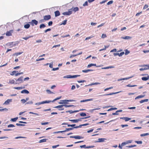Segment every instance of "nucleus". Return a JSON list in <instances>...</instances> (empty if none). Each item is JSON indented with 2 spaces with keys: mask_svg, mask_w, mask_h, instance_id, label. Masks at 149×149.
<instances>
[{
  "mask_svg": "<svg viewBox=\"0 0 149 149\" xmlns=\"http://www.w3.org/2000/svg\"><path fill=\"white\" fill-rule=\"evenodd\" d=\"M75 100H61V102H59L58 103L60 104H63V103H67L66 102H72V101H74Z\"/></svg>",
  "mask_w": 149,
  "mask_h": 149,
  "instance_id": "1",
  "label": "nucleus"
},
{
  "mask_svg": "<svg viewBox=\"0 0 149 149\" xmlns=\"http://www.w3.org/2000/svg\"><path fill=\"white\" fill-rule=\"evenodd\" d=\"M31 25L33 26L34 25H37L38 24V22L35 19H33L31 20V22H29Z\"/></svg>",
  "mask_w": 149,
  "mask_h": 149,
  "instance_id": "2",
  "label": "nucleus"
},
{
  "mask_svg": "<svg viewBox=\"0 0 149 149\" xmlns=\"http://www.w3.org/2000/svg\"><path fill=\"white\" fill-rule=\"evenodd\" d=\"M80 147L81 148H93L95 147L94 146H86L85 145L80 146Z\"/></svg>",
  "mask_w": 149,
  "mask_h": 149,
  "instance_id": "3",
  "label": "nucleus"
},
{
  "mask_svg": "<svg viewBox=\"0 0 149 149\" xmlns=\"http://www.w3.org/2000/svg\"><path fill=\"white\" fill-rule=\"evenodd\" d=\"M63 105H60L54 107V108H58V110L59 111L63 110H64V108L63 107Z\"/></svg>",
  "mask_w": 149,
  "mask_h": 149,
  "instance_id": "4",
  "label": "nucleus"
},
{
  "mask_svg": "<svg viewBox=\"0 0 149 149\" xmlns=\"http://www.w3.org/2000/svg\"><path fill=\"white\" fill-rule=\"evenodd\" d=\"M13 32V30H11L9 31H8L6 33V35L7 36H10L12 35V33Z\"/></svg>",
  "mask_w": 149,
  "mask_h": 149,
  "instance_id": "5",
  "label": "nucleus"
},
{
  "mask_svg": "<svg viewBox=\"0 0 149 149\" xmlns=\"http://www.w3.org/2000/svg\"><path fill=\"white\" fill-rule=\"evenodd\" d=\"M44 19L45 20H48L51 18V16L50 15L44 16L43 17Z\"/></svg>",
  "mask_w": 149,
  "mask_h": 149,
  "instance_id": "6",
  "label": "nucleus"
},
{
  "mask_svg": "<svg viewBox=\"0 0 149 149\" xmlns=\"http://www.w3.org/2000/svg\"><path fill=\"white\" fill-rule=\"evenodd\" d=\"M23 79V77H21L17 79H16V81L18 82V83H20L22 82Z\"/></svg>",
  "mask_w": 149,
  "mask_h": 149,
  "instance_id": "7",
  "label": "nucleus"
},
{
  "mask_svg": "<svg viewBox=\"0 0 149 149\" xmlns=\"http://www.w3.org/2000/svg\"><path fill=\"white\" fill-rule=\"evenodd\" d=\"M72 14V11L69 10L68 12H64L63 13V14L64 15H69Z\"/></svg>",
  "mask_w": 149,
  "mask_h": 149,
  "instance_id": "8",
  "label": "nucleus"
},
{
  "mask_svg": "<svg viewBox=\"0 0 149 149\" xmlns=\"http://www.w3.org/2000/svg\"><path fill=\"white\" fill-rule=\"evenodd\" d=\"M120 119H122L124 120L125 121H128L131 119V118H128L127 117H121L120 118Z\"/></svg>",
  "mask_w": 149,
  "mask_h": 149,
  "instance_id": "9",
  "label": "nucleus"
},
{
  "mask_svg": "<svg viewBox=\"0 0 149 149\" xmlns=\"http://www.w3.org/2000/svg\"><path fill=\"white\" fill-rule=\"evenodd\" d=\"M89 125L88 123H86L82 125H80L79 126H77L74 127V128H77L79 127H81L82 126H86Z\"/></svg>",
  "mask_w": 149,
  "mask_h": 149,
  "instance_id": "10",
  "label": "nucleus"
},
{
  "mask_svg": "<svg viewBox=\"0 0 149 149\" xmlns=\"http://www.w3.org/2000/svg\"><path fill=\"white\" fill-rule=\"evenodd\" d=\"M12 102V99H8L3 103V104H8L9 103Z\"/></svg>",
  "mask_w": 149,
  "mask_h": 149,
  "instance_id": "11",
  "label": "nucleus"
},
{
  "mask_svg": "<svg viewBox=\"0 0 149 149\" xmlns=\"http://www.w3.org/2000/svg\"><path fill=\"white\" fill-rule=\"evenodd\" d=\"M93 100V99H86V100H81L80 102H87V101H92Z\"/></svg>",
  "mask_w": 149,
  "mask_h": 149,
  "instance_id": "12",
  "label": "nucleus"
},
{
  "mask_svg": "<svg viewBox=\"0 0 149 149\" xmlns=\"http://www.w3.org/2000/svg\"><path fill=\"white\" fill-rule=\"evenodd\" d=\"M55 17H57L60 15V13L59 11L58 10H57L55 12Z\"/></svg>",
  "mask_w": 149,
  "mask_h": 149,
  "instance_id": "13",
  "label": "nucleus"
},
{
  "mask_svg": "<svg viewBox=\"0 0 149 149\" xmlns=\"http://www.w3.org/2000/svg\"><path fill=\"white\" fill-rule=\"evenodd\" d=\"M81 120H80L79 119H74V120H70L69 121H70L73 123H77L79 121Z\"/></svg>",
  "mask_w": 149,
  "mask_h": 149,
  "instance_id": "14",
  "label": "nucleus"
},
{
  "mask_svg": "<svg viewBox=\"0 0 149 149\" xmlns=\"http://www.w3.org/2000/svg\"><path fill=\"white\" fill-rule=\"evenodd\" d=\"M29 93V91H28L25 89L22 90L21 92V93H25L26 94H28Z\"/></svg>",
  "mask_w": 149,
  "mask_h": 149,
  "instance_id": "15",
  "label": "nucleus"
},
{
  "mask_svg": "<svg viewBox=\"0 0 149 149\" xmlns=\"http://www.w3.org/2000/svg\"><path fill=\"white\" fill-rule=\"evenodd\" d=\"M119 92H117L116 93H110L109 94H105L103 95V96H107V95H112L115 94H116L117 93H119Z\"/></svg>",
  "mask_w": 149,
  "mask_h": 149,
  "instance_id": "16",
  "label": "nucleus"
},
{
  "mask_svg": "<svg viewBox=\"0 0 149 149\" xmlns=\"http://www.w3.org/2000/svg\"><path fill=\"white\" fill-rule=\"evenodd\" d=\"M24 87H15L14 88L15 89H17V90H20V89H24Z\"/></svg>",
  "mask_w": 149,
  "mask_h": 149,
  "instance_id": "17",
  "label": "nucleus"
},
{
  "mask_svg": "<svg viewBox=\"0 0 149 149\" xmlns=\"http://www.w3.org/2000/svg\"><path fill=\"white\" fill-rule=\"evenodd\" d=\"M82 54V52H81V53H80L78 54H77L72 55L70 56V58H71L74 57H75L78 55H80V54Z\"/></svg>",
  "mask_w": 149,
  "mask_h": 149,
  "instance_id": "18",
  "label": "nucleus"
},
{
  "mask_svg": "<svg viewBox=\"0 0 149 149\" xmlns=\"http://www.w3.org/2000/svg\"><path fill=\"white\" fill-rule=\"evenodd\" d=\"M114 68V67H113V66H110L103 67V68H102V69H109V68Z\"/></svg>",
  "mask_w": 149,
  "mask_h": 149,
  "instance_id": "19",
  "label": "nucleus"
},
{
  "mask_svg": "<svg viewBox=\"0 0 149 149\" xmlns=\"http://www.w3.org/2000/svg\"><path fill=\"white\" fill-rule=\"evenodd\" d=\"M93 71V70H82V72H83L84 73H87L88 72H89L92 71Z\"/></svg>",
  "mask_w": 149,
  "mask_h": 149,
  "instance_id": "20",
  "label": "nucleus"
},
{
  "mask_svg": "<svg viewBox=\"0 0 149 149\" xmlns=\"http://www.w3.org/2000/svg\"><path fill=\"white\" fill-rule=\"evenodd\" d=\"M22 53H23L22 52H19L16 53H15V54H13V56L15 55L16 56H17L18 55L21 54Z\"/></svg>",
  "mask_w": 149,
  "mask_h": 149,
  "instance_id": "21",
  "label": "nucleus"
},
{
  "mask_svg": "<svg viewBox=\"0 0 149 149\" xmlns=\"http://www.w3.org/2000/svg\"><path fill=\"white\" fill-rule=\"evenodd\" d=\"M78 111H66V112H67V113L69 112L70 113H74L75 112H77Z\"/></svg>",
  "mask_w": 149,
  "mask_h": 149,
  "instance_id": "22",
  "label": "nucleus"
},
{
  "mask_svg": "<svg viewBox=\"0 0 149 149\" xmlns=\"http://www.w3.org/2000/svg\"><path fill=\"white\" fill-rule=\"evenodd\" d=\"M15 81L13 79L10 80L9 81V84H15Z\"/></svg>",
  "mask_w": 149,
  "mask_h": 149,
  "instance_id": "23",
  "label": "nucleus"
},
{
  "mask_svg": "<svg viewBox=\"0 0 149 149\" xmlns=\"http://www.w3.org/2000/svg\"><path fill=\"white\" fill-rule=\"evenodd\" d=\"M33 37V36H29L25 37L23 38L24 40H27L29 38Z\"/></svg>",
  "mask_w": 149,
  "mask_h": 149,
  "instance_id": "24",
  "label": "nucleus"
},
{
  "mask_svg": "<svg viewBox=\"0 0 149 149\" xmlns=\"http://www.w3.org/2000/svg\"><path fill=\"white\" fill-rule=\"evenodd\" d=\"M145 95H140L139 96H138L135 98V100L137 99H138L140 98H141L142 97H144Z\"/></svg>",
  "mask_w": 149,
  "mask_h": 149,
  "instance_id": "25",
  "label": "nucleus"
},
{
  "mask_svg": "<svg viewBox=\"0 0 149 149\" xmlns=\"http://www.w3.org/2000/svg\"><path fill=\"white\" fill-rule=\"evenodd\" d=\"M96 64H93V63H91L90 64H89L88 65L87 67L88 68H89L91 67L92 66H96Z\"/></svg>",
  "mask_w": 149,
  "mask_h": 149,
  "instance_id": "26",
  "label": "nucleus"
},
{
  "mask_svg": "<svg viewBox=\"0 0 149 149\" xmlns=\"http://www.w3.org/2000/svg\"><path fill=\"white\" fill-rule=\"evenodd\" d=\"M47 139H41L39 141V143H42L44 142H45L47 141Z\"/></svg>",
  "mask_w": 149,
  "mask_h": 149,
  "instance_id": "27",
  "label": "nucleus"
},
{
  "mask_svg": "<svg viewBox=\"0 0 149 149\" xmlns=\"http://www.w3.org/2000/svg\"><path fill=\"white\" fill-rule=\"evenodd\" d=\"M148 99H146L143 100H142L140 101V102L141 103H142L145 102H147L148 101Z\"/></svg>",
  "mask_w": 149,
  "mask_h": 149,
  "instance_id": "28",
  "label": "nucleus"
},
{
  "mask_svg": "<svg viewBox=\"0 0 149 149\" xmlns=\"http://www.w3.org/2000/svg\"><path fill=\"white\" fill-rule=\"evenodd\" d=\"M30 25L29 24H26L24 25V27L25 29H28L29 28Z\"/></svg>",
  "mask_w": 149,
  "mask_h": 149,
  "instance_id": "29",
  "label": "nucleus"
},
{
  "mask_svg": "<svg viewBox=\"0 0 149 149\" xmlns=\"http://www.w3.org/2000/svg\"><path fill=\"white\" fill-rule=\"evenodd\" d=\"M45 27L46 26L45 25V24H42L40 25V29H42V28H45Z\"/></svg>",
  "mask_w": 149,
  "mask_h": 149,
  "instance_id": "30",
  "label": "nucleus"
},
{
  "mask_svg": "<svg viewBox=\"0 0 149 149\" xmlns=\"http://www.w3.org/2000/svg\"><path fill=\"white\" fill-rule=\"evenodd\" d=\"M83 137L79 136H75V138L76 139H82Z\"/></svg>",
  "mask_w": 149,
  "mask_h": 149,
  "instance_id": "31",
  "label": "nucleus"
},
{
  "mask_svg": "<svg viewBox=\"0 0 149 149\" xmlns=\"http://www.w3.org/2000/svg\"><path fill=\"white\" fill-rule=\"evenodd\" d=\"M18 118V117H17L14 118H12L10 120L13 122H15L17 120Z\"/></svg>",
  "mask_w": 149,
  "mask_h": 149,
  "instance_id": "32",
  "label": "nucleus"
},
{
  "mask_svg": "<svg viewBox=\"0 0 149 149\" xmlns=\"http://www.w3.org/2000/svg\"><path fill=\"white\" fill-rule=\"evenodd\" d=\"M51 102H52L51 101H45L42 102V104L45 103H49Z\"/></svg>",
  "mask_w": 149,
  "mask_h": 149,
  "instance_id": "33",
  "label": "nucleus"
},
{
  "mask_svg": "<svg viewBox=\"0 0 149 149\" xmlns=\"http://www.w3.org/2000/svg\"><path fill=\"white\" fill-rule=\"evenodd\" d=\"M61 97V96H60L59 97H57L53 101H52V102H54L55 101L58 100L59 99H60Z\"/></svg>",
  "mask_w": 149,
  "mask_h": 149,
  "instance_id": "34",
  "label": "nucleus"
},
{
  "mask_svg": "<svg viewBox=\"0 0 149 149\" xmlns=\"http://www.w3.org/2000/svg\"><path fill=\"white\" fill-rule=\"evenodd\" d=\"M8 110V109H7L6 108H4V109H2V107H0V111H7Z\"/></svg>",
  "mask_w": 149,
  "mask_h": 149,
  "instance_id": "35",
  "label": "nucleus"
},
{
  "mask_svg": "<svg viewBox=\"0 0 149 149\" xmlns=\"http://www.w3.org/2000/svg\"><path fill=\"white\" fill-rule=\"evenodd\" d=\"M105 139H104L103 138L99 139H98V142H103L104 141Z\"/></svg>",
  "mask_w": 149,
  "mask_h": 149,
  "instance_id": "36",
  "label": "nucleus"
},
{
  "mask_svg": "<svg viewBox=\"0 0 149 149\" xmlns=\"http://www.w3.org/2000/svg\"><path fill=\"white\" fill-rule=\"evenodd\" d=\"M17 71H16V70L13 71L12 72V73L10 74V75H13L14 74H17Z\"/></svg>",
  "mask_w": 149,
  "mask_h": 149,
  "instance_id": "37",
  "label": "nucleus"
},
{
  "mask_svg": "<svg viewBox=\"0 0 149 149\" xmlns=\"http://www.w3.org/2000/svg\"><path fill=\"white\" fill-rule=\"evenodd\" d=\"M149 135V134L148 133H144V134H141L140 136H141L142 137V136H146L148 135Z\"/></svg>",
  "mask_w": 149,
  "mask_h": 149,
  "instance_id": "38",
  "label": "nucleus"
},
{
  "mask_svg": "<svg viewBox=\"0 0 149 149\" xmlns=\"http://www.w3.org/2000/svg\"><path fill=\"white\" fill-rule=\"evenodd\" d=\"M79 10V8L78 7H76L75 8H74L73 9V10L75 12L78 11Z\"/></svg>",
  "mask_w": 149,
  "mask_h": 149,
  "instance_id": "39",
  "label": "nucleus"
},
{
  "mask_svg": "<svg viewBox=\"0 0 149 149\" xmlns=\"http://www.w3.org/2000/svg\"><path fill=\"white\" fill-rule=\"evenodd\" d=\"M125 55H127L130 53V52L127 49H125Z\"/></svg>",
  "mask_w": 149,
  "mask_h": 149,
  "instance_id": "40",
  "label": "nucleus"
},
{
  "mask_svg": "<svg viewBox=\"0 0 149 149\" xmlns=\"http://www.w3.org/2000/svg\"><path fill=\"white\" fill-rule=\"evenodd\" d=\"M73 129V128H66V130H64V131H65V132H66V131H69L70 130H72Z\"/></svg>",
  "mask_w": 149,
  "mask_h": 149,
  "instance_id": "41",
  "label": "nucleus"
},
{
  "mask_svg": "<svg viewBox=\"0 0 149 149\" xmlns=\"http://www.w3.org/2000/svg\"><path fill=\"white\" fill-rule=\"evenodd\" d=\"M100 109V108H95V109H93L91 110L90 111V112H92L94 110H98Z\"/></svg>",
  "mask_w": 149,
  "mask_h": 149,
  "instance_id": "42",
  "label": "nucleus"
},
{
  "mask_svg": "<svg viewBox=\"0 0 149 149\" xmlns=\"http://www.w3.org/2000/svg\"><path fill=\"white\" fill-rule=\"evenodd\" d=\"M80 115L81 116H86V114L85 113L82 112V113H80Z\"/></svg>",
  "mask_w": 149,
  "mask_h": 149,
  "instance_id": "43",
  "label": "nucleus"
},
{
  "mask_svg": "<svg viewBox=\"0 0 149 149\" xmlns=\"http://www.w3.org/2000/svg\"><path fill=\"white\" fill-rule=\"evenodd\" d=\"M137 86L136 85H131L130 84H128L127 85H126V86L128 87H134L135 86Z\"/></svg>",
  "mask_w": 149,
  "mask_h": 149,
  "instance_id": "44",
  "label": "nucleus"
},
{
  "mask_svg": "<svg viewBox=\"0 0 149 149\" xmlns=\"http://www.w3.org/2000/svg\"><path fill=\"white\" fill-rule=\"evenodd\" d=\"M142 80L143 81H146L148 80V77H142L141 78Z\"/></svg>",
  "mask_w": 149,
  "mask_h": 149,
  "instance_id": "45",
  "label": "nucleus"
},
{
  "mask_svg": "<svg viewBox=\"0 0 149 149\" xmlns=\"http://www.w3.org/2000/svg\"><path fill=\"white\" fill-rule=\"evenodd\" d=\"M63 106L65 107H72L73 106L72 105H68L67 104L63 105Z\"/></svg>",
  "mask_w": 149,
  "mask_h": 149,
  "instance_id": "46",
  "label": "nucleus"
},
{
  "mask_svg": "<svg viewBox=\"0 0 149 149\" xmlns=\"http://www.w3.org/2000/svg\"><path fill=\"white\" fill-rule=\"evenodd\" d=\"M135 142L138 144H141L142 143V141H135Z\"/></svg>",
  "mask_w": 149,
  "mask_h": 149,
  "instance_id": "47",
  "label": "nucleus"
},
{
  "mask_svg": "<svg viewBox=\"0 0 149 149\" xmlns=\"http://www.w3.org/2000/svg\"><path fill=\"white\" fill-rule=\"evenodd\" d=\"M131 37L128 36H125L123 38V39H131Z\"/></svg>",
  "mask_w": 149,
  "mask_h": 149,
  "instance_id": "48",
  "label": "nucleus"
},
{
  "mask_svg": "<svg viewBox=\"0 0 149 149\" xmlns=\"http://www.w3.org/2000/svg\"><path fill=\"white\" fill-rule=\"evenodd\" d=\"M107 35L105 34H102V38H104L107 37Z\"/></svg>",
  "mask_w": 149,
  "mask_h": 149,
  "instance_id": "49",
  "label": "nucleus"
},
{
  "mask_svg": "<svg viewBox=\"0 0 149 149\" xmlns=\"http://www.w3.org/2000/svg\"><path fill=\"white\" fill-rule=\"evenodd\" d=\"M117 109V108H111L109 109L108 110V111H110L112 110H116Z\"/></svg>",
  "mask_w": 149,
  "mask_h": 149,
  "instance_id": "50",
  "label": "nucleus"
},
{
  "mask_svg": "<svg viewBox=\"0 0 149 149\" xmlns=\"http://www.w3.org/2000/svg\"><path fill=\"white\" fill-rule=\"evenodd\" d=\"M15 127V125L12 124H10L8 125V127Z\"/></svg>",
  "mask_w": 149,
  "mask_h": 149,
  "instance_id": "51",
  "label": "nucleus"
},
{
  "mask_svg": "<svg viewBox=\"0 0 149 149\" xmlns=\"http://www.w3.org/2000/svg\"><path fill=\"white\" fill-rule=\"evenodd\" d=\"M136 145H133L127 146H126V147L129 148H132V147H136Z\"/></svg>",
  "mask_w": 149,
  "mask_h": 149,
  "instance_id": "52",
  "label": "nucleus"
},
{
  "mask_svg": "<svg viewBox=\"0 0 149 149\" xmlns=\"http://www.w3.org/2000/svg\"><path fill=\"white\" fill-rule=\"evenodd\" d=\"M26 138L25 137H23V136H18L17 137L15 138V139H20V138H25L26 139Z\"/></svg>",
  "mask_w": 149,
  "mask_h": 149,
  "instance_id": "53",
  "label": "nucleus"
},
{
  "mask_svg": "<svg viewBox=\"0 0 149 149\" xmlns=\"http://www.w3.org/2000/svg\"><path fill=\"white\" fill-rule=\"evenodd\" d=\"M88 5V3L87 1H86L83 4V6H87Z\"/></svg>",
  "mask_w": 149,
  "mask_h": 149,
  "instance_id": "54",
  "label": "nucleus"
},
{
  "mask_svg": "<svg viewBox=\"0 0 149 149\" xmlns=\"http://www.w3.org/2000/svg\"><path fill=\"white\" fill-rule=\"evenodd\" d=\"M148 6L147 4H145L143 7V9H145L148 8Z\"/></svg>",
  "mask_w": 149,
  "mask_h": 149,
  "instance_id": "55",
  "label": "nucleus"
},
{
  "mask_svg": "<svg viewBox=\"0 0 149 149\" xmlns=\"http://www.w3.org/2000/svg\"><path fill=\"white\" fill-rule=\"evenodd\" d=\"M113 2V1H109L108 2L107 4V5H109L110 4H112Z\"/></svg>",
  "mask_w": 149,
  "mask_h": 149,
  "instance_id": "56",
  "label": "nucleus"
},
{
  "mask_svg": "<svg viewBox=\"0 0 149 149\" xmlns=\"http://www.w3.org/2000/svg\"><path fill=\"white\" fill-rule=\"evenodd\" d=\"M124 54V52H121L120 53H119L118 56H123Z\"/></svg>",
  "mask_w": 149,
  "mask_h": 149,
  "instance_id": "57",
  "label": "nucleus"
},
{
  "mask_svg": "<svg viewBox=\"0 0 149 149\" xmlns=\"http://www.w3.org/2000/svg\"><path fill=\"white\" fill-rule=\"evenodd\" d=\"M148 68H141L139 70H140V71H143V70H148Z\"/></svg>",
  "mask_w": 149,
  "mask_h": 149,
  "instance_id": "58",
  "label": "nucleus"
},
{
  "mask_svg": "<svg viewBox=\"0 0 149 149\" xmlns=\"http://www.w3.org/2000/svg\"><path fill=\"white\" fill-rule=\"evenodd\" d=\"M107 0H104L102 1L101 2H100V4H102V3H105V2H107Z\"/></svg>",
  "mask_w": 149,
  "mask_h": 149,
  "instance_id": "59",
  "label": "nucleus"
},
{
  "mask_svg": "<svg viewBox=\"0 0 149 149\" xmlns=\"http://www.w3.org/2000/svg\"><path fill=\"white\" fill-rule=\"evenodd\" d=\"M49 122H45V123H41V124L42 125H47L49 124Z\"/></svg>",
  "mask_w": 149,
  "mask_h": 149,
  "instance_id": "60",
  "label": "nucleus"
},
{
  "mask_svg": "<svg viewBox=\"0 0 149 149\" xmlns=\"http://www.w3.org/2000/svg\"><path fill=\"white\" fill-rule=\"evenodd\" d=\"M113 88V87H110L109 88H105L104 90V91H107L109 89H111V88Z\"/></svg>",
  "mask_w": 149,
  "mask_h": 149,
  "instance_id": "61",
  "label": "nucleus"
},
{
  "mask_svg": "<svg viewBox=\"0 0 149 149\" xmlns=\"http://www.w3.org/2000/svg\"><path fill=\"white\" fill-rule=\"evenodd\" d=\"M53 22L52 21H50L48 22V24L49 26H51L52 25Z\"/></svg>",
  "mask_w": 149,
  "mask_h": 149,
  "instance_id": "62",
  "label": "nucleus"
},
{
  "mask_svg": "<svg viewBox=\"0 0 149 149\" xmlns=\"http://www.w3.org/2000/svg\"><path fill=\"white\" fill-rule=\"evenodd\" d=\"M44 60H45V58H39L38 59H36V61H40Z\"/></svg>",
  "mask_w": 149,
  "mask_h": 149,
  "instance_id": "63",
  "label": "nucleus"
},
{
  "mask_svg": "<svg viewBox=\"0 0 149 149\" xmlns=\"http://www.w3.org/2000/svg\"><path fill=\"white\" fill-rule=\"evenodd\" d=\"M21 101L23 103H25L26 102V100H25V99H22L21 100Z\"/></svg>",
  "mask_w": 149,
  "mask_h": 149,
  "instance_id": "64",
  "label": "nucleus"
}]
</instances>
